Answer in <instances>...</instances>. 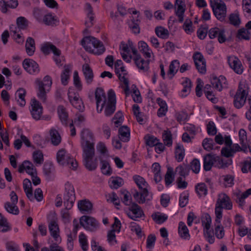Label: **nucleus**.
Segmentation results:
<instances>
[{
	"instance_id": "24",
	"label": "nucleus",
	"mask_w": 251,
	"mask_h": 251,
	"mask_svg": "<svg viewBox=\"0 0 251 251\" xmlns=\"http://www.w3.org/2000/svg\"><path fill=\"white\" fill-rule=\"evenodd\" d=\"M82 72L86 83L88 85L91 84L93 81L94 74L92 69L88 64H85L82 66Z\"/></svg>"
},
{
	"instance_id": "30",
	"label": "nucleus",
	"mask_w": 251,
	"mask_h": 251,
	"mask_svg": "<svg viewBox=\"0 0 251 251\" xmlns=\"http://www.w3.org/2000/svg\"><path fill=\"white\" fill-rule=\"evenodd\" d=\"M138 47L144 57L146 58H150L152 53V50L150 49L148 44L144 41H141L138 43Z\"/></svg>"
},
{
	"instance_id": "15",
	"label": "nucleus",
	"mask_w": 251,
	"mask_h": 251,
	"mask_svg": "<svg viewBox=\"0 0 251 251\" xmlns=\"http://www.w3.org/2000/svg\"><path fill=\"white\" fill-rule=\"evenodd\" d=\"M31 106L30 112L32 118L35 120H40L43 111V108L41 103L37 100L33 99L31 101Z\"/></svg>"
},
{
	"instance_id": "54",
	"label": "nucleus",
	"mask_w": 251,
	"mask_h": 251,
	"mask_svg": "<svg viewBox=\"0 0 251 251\" xmlns=\"http://www.w3.org/2000/svg\"><path fill=\"white\" fill-rule=\"evenodd\" d=\"M123 63L121 60H117L115 63V72L116 75H119L120 72L123 73L124 75H126V70L123 65Z\"/></svg>"
},
{
	"instance_id": "39",
	"label": "nucleus",
	"mask_w": 251,
	"mask_h": 251,
	"mask_svg": "<svg viewBox=\"0 0 251 251\" xmlns=\"http://www.w3.org/2000/svg\"><path fill=\"white\" fill-rule=\"evenodd\" d=\"M100 160L101 165L100 169L102 173L105 175L110 176L112 174V169L109 163L106 160H102L100 157Z\"/></svg>"
},
{
	"instance_id": "18",
	"label": "nucleus",
	"mask_w": 251,
	"mask_h": 251,
	"mask_svg": "<svg viewBox=\"0 0 251 251\" xmlns=\"http://www.w3.org/2000/svg\"><path fill=\"white\" fill-rule=\"evenodd\" d=\"M130 211L127 213L128 216L133 220H136V218H139L144 216L143 211L141 207L136 203H133L130 207H129Z\"/></svg>"
},
{
	"instance_id": "49",
	"label": "nucleus",
	"mask_w": 251,
	"mask_h": 251,
	"mask_svg": "<svg viewBox=\"0 0 251 251\" xmlns=\"http://www.w3.org/2000/svg\"><path fill=\"white\" fill-rule=\"evenodd\" d=\"M183 88L182 90V92L183 93L184 96H187L190 92L192 87V82L191 80L186 78L185 81L182 83Z\"/></svg>"
},
{
	"instance_id": "14",
	"label": "nucleus",
	"mask_w": 251,
	"mask_h": 251,
	"mask_svg": "<svg viewBox=\"0 0 251 251\" xmlns=\"http://www.w3.org/2000/svg\"><path fill=\"white\" fill-rule=\"evenodd\" d=\"M48 220L50 221L49 224V229L50 233V235L55 239L57 240L59 236L58 233L59 232V229L58 226L55 220V217L54 213H50L48 217Z\"/></svg>"
},
{
	"instance_id": "9",
	"label": "nucleus",
	"mask_w": 251,
	"mask_h": 251,
	"mask_svg": "<svg viewBox=\"0 0 251 251\" xmlns=\"http://www.w3.org/2000/svg\"><path fill=\"white\" fill-rule=\"evenodd\" d=\"M243 86V84L240 82L234 96V105L238 109L241 108L244 105L247 100L248 93H246Z\"/></svg>"
},
{
	"instance_id": "52",
	"label": "nucleus",
	"mask_w": 251,
	"mask_h": 251,
	"mask_svg": "<svg viewBox=\"0 0 251 251\" xmlns=\"http://www.w3.org/2000/svg\"><path fill=\"white\" fill-rule=\"evenodd\" d=\"M229 20L230 24L235 26H239L241 21L238 13H232L229 16Z\"/></svg>"
},
{
	"instance_id": "40",
	"label": "nucleus",
	"mask_w": 251,
	"mask_h": 251,
	"mask_svg": "<svg viewBox=\"0 0 251 251\" xmlns=\"http://www.w3.org/2000/svg\"><path fill=\"white\" fill-rule=\"evenodd\" d=\"M162 138L164 144L168 147L172 145V134L171 131L167 129L163 131L162 133Z\"/></svg>"
},
{
	"instance_id": "36",
	"label": "nucleus",
	"mask_w": 251,
	"mask_h": 251,
	"mask_svg": "<svg viewBox=\"0 0 251 251\" xmlns=\"http://www.w3.org/2000/svg\"><path fill=\"white\" fill-rule=\"evenodd\" d=\"M124 181L123 178L117 176L111 177L109 181V186L111 189H117L124 185Z\"/></svg>"
},
{
	"instance_id": "45",
	"label": "nucleus",
	"mask_w": 251,
	"mask_h": 251,
	"mask_svg": "<svg viewBox=\"0 0 251 251\" xmlns=\"http://www.w3.org/2000/svg\"><path fill=\"white\" fill-rule=\"evenodd\" d=\"M16 24L19 29L24 30L27 27L28 22L24 17H19L16 20Z\"/></svg>"
},
{
	"instance_id": "60",
	"label": "nucleus",
	"mask_w": 251,
	"mask_h": 251,
	"mask_svg": "<svg viewBox=\"0 0 251 251\" xmlns=\"http://www.w3.org/2000/svg\"><path fill=\"white\" fill-rule=\"evenodd\" d=\"M34 161L37 164H41L44 161L43 155L41 151H37L33 153Z\"/></svg>"
},
{
	"instance_id": "25",
	"label": "nucleus",
	"mask_w": 251,
	"mask_h": 251,
	"mask_svg": "<svg viewBox=\"0 0 251 251\" xmlns=\"http://www.w3.org/2000/svg\"><path fill=\"white\" fill-rule=\"evenodd\" d=\"M217 161V156L215 157L214 155L211 154H207L204 156L203 158V168L206 171H210L214 162Z\"/></svg>"
},
{
	"instance_id": "44",
	"label": "nucleus",
	"mask_w": 251,
	"mask_h": 251,
	"mask_svg": "<svg viewBox=\"0 0 251 251\" xmlns=\"http://www.w3.org/2000/svg\"><path fill=\"white\" fill-rule=\"evenodd\" d=\"M144 138L146 145L151 147H155L159 143V140L152 135H147L145 136Z\"/></svg>"
},
{
	"instance_id": "16",
	"label": "nucleus",
	"mask_w": 251,
	"mask_h": 251,
	"mask_svg": "<svg viewBox=\"0 0 251 251\" xmlns=\"http://www.w3.org/2000/svg\"><path fill=\"white\" fill-rule=\"evenodd\" d=\"M23 66L25 70L30 74L39 72L38 64L32 59H25L23 62Z\"/></svg>"
},
{
	"instance_id": "37",
	"label": "nucleus",
	"mask_w": 251,
	"mask_h": 251,
	"mask_svg": "<svg viewBox=\"0 0 251 251\" xmlns=\"http://www.w3.org/2000/svg\"><path fill=\"white\" fill-rule=\"evenodd\" d=\"M50 140L54 146H58L61 141V137L57 130L52 128L50 130Z\"/></svg>"
},
{
	"instance_id": "8",
	"label": "nucleus",
	"mask_w": 251,
	"mask_h": 251,
	"mask_svg": "<svg viewBox=\"0 0 251 251\" xmlns=\"http://www.w3.org/2000/svg\"><path fill=\"white\" fill-rule=\"evenodd\" d=\"M213 13L218 20L221 22L225 21L226 13V4L221 1H214L211 2Z\"/></svg>"
},
{
	"instance_id": "33",
	"label": "nucleus",
	"mask_w": 251,
	"mask_h": 251,
	"mask_svg": "<svg viewBox=\"0 0 251 251\" xmlns=\"http://www.w3.org/2000/svg\"><path fill=\"white\" fill-rule=\"evenodd\" d=\"M25 95L26 91L23 88H20L15 93V99H17L18 97L19 99L17 100V102L21 106L23 107L25 105L26 102L25 99Z\"/></svg>"
},
{
	"instance_id": "55",
	"label": "nucleus",
	"mask_w": 251,
	"mask_h": 251,
	"mask_svg": "<svg viewBox=\"0 0 251 251\" xmlns=\"http://www.w3.org/2000/svg\"><path fill=\"white\" fill-rule=\"evenodd\" d=\"M197 193L200 196H205L207 193V189L205 183H201L198 184L195 187Z\"/></svg>"
},
{
	"instance_id": "2",
	"label": "nucleus",
	"mask_w": 251,
	"mask_h": 251,
	"mask_svg": "<svg viewBox=\"0 0 251 251\" xmlns=\"http://www.w3.org/2000/svg\"><path fill=\"white\" fill-rule=\"evenodd\" d=\"M133 179L141 190L140 192L135 190V193L133 194V196L136 201L139 203H144L146 201H150L151 199L147 198L149 196V191L147 189L149 185L145 179L138 175L134 176Z\"/></svg>"
},
{
	"instance_id": "42",
	"label": "nucleus",
	"mask_w": 251,
	"mask_h": 251,
	"mask_svg": "<svg viewBox=\"0 0 251 251\" xmlns=\"http://www.w3.org/2000/svg\"><path fill=\"white\" fill-rule=\"evenodd\" d=\"M157 36L162 39H167L169 37L168 30L162 26H157L155 29Z\"/></svg>"
},
{
	"instance_id": "61",
	"label": "nucleus",
	"mask_w": 251,
	"mask_h": 251,
	"mask_svg": "<svg viewBox=\"0 0 251 251\" xmlns=\"http://www.w3.org/2000/svg\"><path fill=\"white\" fill-rule=\"evenodd\" d=\"M217 224L218 225L215 226V235L218 239H222L225 235L224 227L221 226V223Z\"/></svg>"
},
{
	"instance_id": "43",
	"label": "nucleus",
	"mask_w": 251,
	"mask_h": 251,
	"mask_svg": "<svg viewBox=\"0 0 251 251\" xmlns=\"http://www.w3.org/2000/svg\"><path fill=\"white\" fill-rule=\"evenodd\" d=\"M4 208L8 213L11 214L18 215L19 213V209L16 204L14 205L9 201L5 203Z\"/></svg>"
},
{
	"instance_id": "35",
	"label": "nucleus",
	"mask_w": 251,
	"mask_h": 251,
	"mask_svg": "<svg viewBox=\"0 0 251 251\" xmlns=\"http://www.w3.org/2000/svg\"><path fill=\"white\" fill-rule=\"evenodd\" d=\"M64 69L61 75V79L62 84L66 85L68 84V81L70 77V74L72 71L71 65H66L64 66Z\"/></svg>"
},
{
	"instance_id": "3",
	"label": "nucleus",
	"mask_w": 251,
	"mask_h": 251,
	"mask_svg": "<svg viewBox=\"0 0 251 251\" xmlns=\"http://www.w3.org/2000/svg\"><path fill=\"white\" fill-rule=\"evenodd\" d=\"M218 196L219 198L216 203L215 213L216 215L215 222L220 224L222 218L223 208L230 210L232 208V204L229 197L226 194H221Z\"/></svg>"
},
{
	"instance_id": "53",
	"label": "nucleus",
	"mask_w": 251,
	"mask_h": 251,
	"mask_svg": "<svg viewBox=\"0 0 251 251\" xmlns=\"http://www.w3.org/2000/svg\"><path fill=\"white\" fill-rule=\"evenodd\" d=\"M165 185L169 186L173 181V168L171 166L167 167V171L165 176Z\"/></svg>"
},
{
	"instance_id": "13",
	"label": "nucleus",
	"mask_w": 251,
	"mask_h": 251,
	"mask_svg": "<svg viewBox=\"0 0 251 251\" xmlns=\"http://www.w3.org/2000/svg\"><path fill=\"white\" fill-rule=\"evenodd\" d=\"M95 95L96 100L97 111L100 113L102 111L106 102L105 94L102 89L97 88L96 89Z\"/></svg>"
},
{
	"instance_id": "31",
	"label": "nucleus",
	"mask_w": 251,
	"mask_h": 251,
	"mask_svg": "<svg viewBox=\"0 0 251 251\" xmlns=\"http://www.w3.org/2000/svg\"><path fill=\"white\" fill-rule=\"evenodd\" d=\"M151 169L154 173V180L156 183L161 181L162 177L161 175V166L158 163H153Z\"/></svg>"
},
{
	"instance_id": "34",
	"label": "nucleus",
	"mask_w": 251,
	"mask_h": 251,
	"mask_svg": "<svg viewBox=\"0 0 251 251\" xmlns=\"http://www.w3.org/2000/svg\"><path fill=\"white\" fill-rule=\"evenodd\" d=\"M185 156V150L183 145L176 144L175 149V158L178 162H181Z\"/></svg>"
},
{
	"instance_id": "26",
	"label": "nucleus",
	"mask_w": 251,
	"mask_h": 251,
	"mask_svg": "<svg viewBox=\"0 0 251 251\" xmlns=\"http://www.w3.org/2000/svg\"><path fill=\"white\" fill-rule=\"evenodd\" d=\"M175 5H177L176 14L178 18L179 22H182L183 15L185 10V4L183 0H176Z\"/></svg>"
},
{
	"instance_id": "12",
	"label": "nucleus",
	"mask_w": 251,
	"mask_h": 251,
	"mask_svg": "<svg viewBox=\"0 0 251 251\" xmlns=\"http://www.w3.org/2000/svg\"><path fill=\"white\" fill-rule=\"evenodd\" d=\"M193 58L198 72L201 74H205L206 71V61L202 54L198 51L196 52L193 55Z\"/></svg>"
},
{
	"instance_id": "22",
	"label": "nucleus",
	"mask_w": 251,
	"mask_h": 251,
	"mask_svg": "<svg viewBox=\"0 0 251 251\" xmlns=\"http://www.w3.org/2000/svg\"><path fill=\"white\" fill-rule=\"evenodd\" d=\"M78 208L82 214H89L93 208L92 203L87 200L79 201L77 203Z\"/></svg>"
},
{
	"instance_id": "11",
	"label": "nucleus",
	"mask_w": 251,
	"mask_h": 251,
	"mask_svg": "<svg viewBox=\"0 0 251 251\" xmlns=\"http://www.w3.org/2000/svg\"><path fill=\"white\" fill-rule=\"evenodd\" d=\"M116 99L114 91L110 89L108 92V103L106 105L104 114L106 116H110L115 111L116 109Z\"/></svg>"
},
{
	"instance_id": "27",
	"label": "nucleus",
	"mask_w": 251,
	"mask_h": 251,
	"mask_svg": "<svg viewBox=\"0 0 251 251\" xmlns=\"http://www.w3.org/2000/svg\"><path fill=\"white\" fill-rule=\"evenodd\" d=\"M23 188L28 199L30 201H34L31 182L29 179L25 178L24 180Z\"/></svg>"
},
{
	"instance_id": "6",
	"label": "nucleus",
	"mask_w": 251,
	"mask_h": 251,
	"mask_svg": "<svg viewBox=\"0 0 251 251\" xmlns=\"http://www.w3.org/2000/svg\"><path fill=\"white\" fill-rule=\"evenodd\" d=\"M65 186L64 206L68 209H71L75 200V190L73 186L69 182L66 183Z\"/></svg>"
},
{
	"instance_id": "58",
	"label": "nucleus",
	"mask_w": 251,
	"mask_h": 251,
	"mask_svg": "<svg viewBox=\"0 0 251 251\" xmlns=\"http://www.w3.org/2000/svg\"><path fill=\"white\" fill-rule=\"evenodd\" d=\"M190 168L194 173H199L201 168L200 161L197 158L194 159L190 163Z\"/></svg>"
},
{
	"instance_id": "38",
	"label": "nucleus",
	"mask_w": 251,
	"mask_h": 251,
	"mask_svg": "<svg viewBox=\"0 0 251 251\" xmlns=\"http://www.w3.org/2000/svg\"><path fill=\"white\" fill-rule=\"evenodd\" d=\"M234 195L237 197L236 201L239 203L240 206H242L244 203V200L249 195H251V188L246 190L242 194L240 192L235 193Z\"/></svg>"
},
{
	"instance_id": "63",
	"label": "nucleus",
	"mask_w": 251,
	"mask_h": 251,
	"mask_svg": "<svg viewBox=\"0 0 251 251\" xmlns=\"http://www.w3.org/2000/svg\"><path fill=\"white\" fill-rule=\"evenodd\" d=\"M25 167V168L26 172L30 175L34 174L36 169L34 168L33 164L27 160L24 161Z\"/></svg>"
},
{
	"instance_id": "23",
	"label": "nucleus",
	"mask_w": 251,
	"mask_h": 251,
	"mask_svg": "<svg viewBox=\"0 0 251 251\" xmlns=\"http://www.w3.org/2000/svg\"><path fill=\"white\" fill-rule=\"evenodd\" d=\"M42 23L48 26H55L59 24V20L57 17L51 13L44 15Z\"/></svg>"
},
{
	"instance_id": "17",
	"label": "nucleus",
	"mask_w": 251,
	"mask_h": 251,
	"mask_svg": "<svg viewBox=\"0 0 251 251\" xmlns=\"http://www.w3.org/2000/svg\"><path fill=\"white\" fill-rule=\"evenodd\" d=\"M71 156L66 150L62 149L59 150L56 153V160L59 165L68 166L69 165V160L71 159Z\"/></svg>"
},
{
	"instance_id": "7",
	"label": "nucleus",
	"mask_w": 251,
	"mask_h": 251,
	"mask_svg": "<svg viewBox=\"0 0 251 251\" xmlns=\"http://www.w3.org/2000/svg\"><path fill=\"white\" fill-rule=\"evenodd\" d=\"M80 224L85 229L91 232L97 231L100 227V224L96 219L85 215L80 218Z\"/></svg>"
},
{
	"instance_id": "51",
	"label": "nucleus",
	"mask_w": 251,
	"mask_h": 251,
	"mask_svg": "<svg viewBox=\"0 0 251 251\" xmlns=\"http://www.w3.org/2000/svg\"><path fill=\"white\" fill-rule=\"evenodd\" d=\"M250 33L248 29L242 28L238 30L236 37L239 39L249 40L250 39Z\"/></svg>"
},
{
	"instance_id": "46",
	"label": "nucleus",
	"mask_w": 251,
	"mask_h": 251,
	"mask_svg": "<svg viewBox=\"0 0 251 251\" xmlns=\"http://www.w3.org/2000/svg\"><path fill=\"white\" fill-rule=\"evenodd\" d=\"M215 145L214 141L212 138H206L203 139L202 146L203 149L207 151H210L213 150L214 145Z\"/></svg>"
},
{
	"instance_id": "10",
	"label": "nucleus",
	"mask_w": 251,
	"mask_h": 251,
	"mask_svg": "<svg viewBox=\"0 0 251 251\" xmlns=\"http://www.w3.org/2000/svg\"><path fill=\"white\" fill-rule=\"evenodd\" d=\"M128 44L133 55L135 56L133 59L137 67L142 70H147L148 68L149 60L145 61L142 58L141 55L138 53L137 50L133 47L132 42L128 41Z\"/></svg>"
},
{
	"instance_id": "4",
	"label": "nucleus",
	"mask_w": 251,
	"mask_h": 251,
	"mask_svg": "<svg viewBox=\"0 0 251 251\" xmlns=\"http://www.w3.org/2000/svg\"><path fill=\"white\" fill-rule=\"evenodd\" d=\"M81 144L83 151L95 150L94 137L89 129H83L81 131Z\"/></svg>"
},
{
	"instance_id": "47",
	"label": "nucleus",
	"mask_w": 251,
	"mask_h": 251,
	"mask_svg": "<svg viewBox=\"0 0 251 251\" xmlns=\"http://www.w3.org/2000/svg\"><path fill=\"white\" fill-rule=\"evenodd\" d=\"M58 114L61 122L65 125H67L68 119V114L63 106H59L58 108Z\"/></svg>"
},
{
	"instance_id": "56",
	"label": "nucleus",
	"mask_w": 251,
	"mask_h": 251,
	"mask_svg": "<svg viewBox=\"0 0 251 251\" xmlns=\"http://www.w3.org/2000/svg\"><path fill=\"white\" fill-rule=\"evenodd\" d=\"M139 21L138 20L132 19L131 23L129 24V27L134 34H139L140 29L139 26Z\"/></svg>"
},
{
	"instance_id": "19",
	"label": "nucleus",
	"mask_w": 251,
	"mask_h": 251,
	"mask_svg": "<svg viewBox=\"0 0 251 251\" xmlns=\"http://www.w3.org/2000/svg\"><path fill=\"white\" fill-rule=\"evenodd\" d=\"M208 36L210 38L214 39L218 37L219 43H223L226 40V37L225 35V31L223 29H220L218 27L211 28L208 32Z\"/></svg>"
},
{
	"instance_id": "41",
	"label": "nucleus",
	"mask_w": 251,
	"mask_h": 251,
	"mask_svg": "<svg viewBox=\"0 0 251 251\" xmlns=\"http://www.w3.org/2000/svg\"><path fill=\"white\" fill-rule=\"evenodd\" d=\"M36 83L38 86V92L37 96L38 98L43 102H45L46 100V92L45 91V87L42 86L41 81L37 80Z\"/></svg>"
},
{
	"instance_id": "57",
	"label": "nucleus",
	"mask_w": 251,
	"mask_h": 251,
	"mask_svg": "<svg viewBox=\"0 0 251 251\" xmlns=\"http://www.w3.org/2000/svg\"><path fill=\"white\" fill-rule=\"evenodd\" d=\"M202 225L206 230H209L210 227L211 218L208 214H205L201 218Z\"/></svg>"
},
{
	"instance_id": "50",
	"label": "nucleus",
	"mask_w": 251,
	"mask_h": 251,
	"mask_svg": "<svg viewBox=\"0 0 251 251\" xmlns=\"http://www.w3.org/2000/svg\"><path fill=\"white\" fill-rule=\"evenodd\" d=\"M151 217L154 221L158 224L164 223L167 219V216L161 215L159 212H155L152 214Z\"/></svg>"
},
{
	"instance_id": "59",
	"label": "nucleus",
	"mask_w": 251,
	"mask_h": 251,
	"mask_svg": "<svg viewBox=\"0 0 251 251\" xmlns=\"http://www.w3.org/2000/svg\"><path fill=\"white\" fill-rule=\"evenodd\" d=\"M0 226H3V228L0 229V231L2 232H6L10 230V227L8 226L7 219L2 215L0 213Z\"/></svg>"
},
{
	"instance_id": "29",
	"label": "nucleus",
	"mask_w": 251,
	"mask_h": 251,
	"mask_svg": "<svg viewBox=\"0 0 251 251\" xmlns=\"http://www.w3.org/2000/svg\"><path fill=\"white\" fill-rule=\"evenodd\" d=\"M119 137L123 142H127L130 138V129L128 126H124L119 129Z\"/></svg>"
},
{
	"instance_id": "28",
	"label": "nucleus",
	"mask_w": 251,
	"mask_h": 251,
	"mask_svg": "<svg viewBox=\"0 0 251 251\" xmlns=\"http://www.w3.org/2000/svg\"><path fill=\"white\" fill-rule=\"evenodd\" d=\"M178 232L179 235L181 238L185 240L190 239V235L189 234V231L184 223L182 222H180L179 223Z\"/></svg>"
},
{
	"instance_id": "32",
	"label": "nucleus",
	"mask_w": 251,
	"mask_h": 251,
	"mask_svg": "<svg viewBox=\"0 0 251 251\" xmlns=\"http://www.w3.org/2000/svg\"><path fill=\"white\" fill-rule=\"evenodd\" d=\"M25 50L28 55L32 56L34 54L35 50V43L33 38L28 37L26 39Z\"/></svg>"
},
{
	"instance_id": "21",
	"label": "nucleus",
	"mask_w": 251,
	"mask_h": 251,
	"mask_svg": "<svg viewBox=\"0 0 251 251\" xmlns=\"http://www.w3.org/2000/svg\"><path fill=\"white\" fill-rule=\"evenodd\" d=\"M230 67L238 74H241L243 72V67L239 59L235 56L228 58Z\"/></svg>"
},
{
	"instance_id": "5",
	"label": "nucleus",
	"mask_w": 251,
	"mask_h": 251,
	"mask_svg": "<svg viewBox=\"0 0 251 251\" xmlns=\"http://www.w3.org/2000/svg\"><path fill=\"white\" fill-rule=\"evenodd\" d=\"M95 150L83 151V162L85 167L89 171H92L96 169L98 166L97 160L93 159L95 156Z\"/></svg>"
},
{
	"instance_id": "62",
	"label": "nucleus",
	"mask_w": 251,
	"mask_h": 251,
	"mask_svg": "<svg viewBox=\"0 0 251 251\" xmlns=\"http://www.w3.org/2000/svg\"><path fill=\"white\" fill-rule=\"evenodd\" d=\"M79 242L81 245L82 249L84 251H86L88 249V244L87 242V238L85 235L81 233L79 235Z\"/></svg>"
},
{
	"instance_id": "20",
	"label": "nucleus",
	"mask_w": 251,
	"mask_h": 251,
	"mask_svg": "<svg viewBox=\"0 0 251 251\" xmlns=\"http://www.w3.org/2000/svg\"><path fill=\"white\" fill-rule=\"evenodd\" d=\"M41 50L45 55L49 54L52 52L55 56H60L61 51L54 45L50 42H46L42 45Z\"/></svg>"
},
{
	"instance_id": "64",
	"label": "nucleus",
	"mask_w": 251,
	"mask_h": 251,
	"mask_svg": "<svg viewBox=\"0 0 251 251\" xmlns=\"http://www.w3.org/2000/svg\"><path fill=\"white\" fill-rule=\"evenodd\" d=\"M207 133L210 135H215L217 132V128L213 122L210 121L207 125Z\"/></svg>"
},
{
	"instance_id": "1",
	"label": "nucleus",
	"mask_w": 251,
	"mask_h": 251,
	"mask_svg": "<svg viewBox=\"0 0 251 251\" xmlns=\"http://www.w3.org/2000/svg\"><path fill=\"white\" fill-rule=\"evenodd\" d=\"M81 45L85 50L96 55H101L105 50L103 43L93 36H86L81 42Z\"/></svg>"
},
{
	"instance_id": "48",
	"label": "nucleus",
	"mask_w": 251,
	"mask_h": 251,
	"mask_svg": "<svg viewBox=\"0 0 251 251\" xmlns=\"http://www.w3.org/2000/svg\"><path fill=\"white\" fill-rule=\"evenodd\" d=\"M217 161H218L217 166L219 168H226L232 164L231 159H225L221 158L219 156H217Z\"/></svg>"
}]
</instances>
